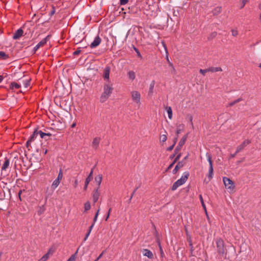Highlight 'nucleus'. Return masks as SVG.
<instances>
[{
    "label": "nucleus",
    "instance_id": "obj_52",
    "mask_svg": "<svg viewBox=\"0 0 261 261\" xmlns=\"http://www.w3.org/2000/svg\"><path fill=\"white\" fill-rule=\"evenodd\" d=\"M175 163L174 161L168 167V170L170 169L173 166L174 164Z\"/></svg>",
    "mask_w": 261,
    "mask_h": 261
},
{
    "label": "nucleus",
    "instance_id": "obj_25",
    "mask_svg": "<svg viewBox=\"0 0 261 261\" xmlns=\"http://www.w3.org/2000/svg\"><path fill=\"white\" fill-rule=\"evenodd\" d=\"M208 70H209V72H218V71H222L221 68L220 67H211L208 68Z\"/></svg>",
    "mask_w": 261,
    "mask_h": 261
},
{
    "label": "nucleus",
    "instance_id": "obj_61",
    "mask_svg": "<svg viewBox=\"0 0 261 261\" xmlns=\"http://www.w3.org/2000/svg\"><path fill=\"white\" fill-rule=\"evenodd\" d=\"M31 143H28V140L27 141V143H26V145H27V147H29V146L30 145Z\"/></svg>",
    "mask_w": 261,
    "mask_h": 261
},
{
    "label": "nucleus",
    "instance_id": "obj_3",
    "mask_svg": "<svg viewBox=\"0 0 261 261\" xmlns=\"http://www.w3.org/2000/svg\"><path fill=\"white\" fill-rule=\"evenodd\" d=\"M132 100L135 102L139 109L141 105V94L138 91L134 90L130 92Z\"/></svg>",
    "mask_w": 261,
    "mask_h": 261
},
{
    "label": "nucleus",
    "instance_id": "obj_15",
    "mask_svg": "<svg viewBox=\"0 0 261 261\" xmlns=\"http://www.w3.org/2000/svg\"><path fill=\"white\" fill-rule=\"evenodd\" d=\"M142 253L144 256H147L149 258H152L153 257V254L152 252L147 249H144L142 250Z\"/></svg>",
    "mask_w": 261,
    "mask_h": 261
},
{
    "label": "nucleus",
    "instance_id": "obj_37",
    "mask_svg": "<svg viewBox=\"0 0 261 261\" xmlns=\"http://www.w3.org/2000/svg\"><path fill=\"white\" fill-rule=\"evenodd\" d=\"M91 208V205L89 201L86 202L84 204L85 212L89 210Z\"/></svg>",
    "mask_w": 261,
    "mask_h": 261
},
{
    "label": "nucleus",
    "instance_id": "obj_38",
    "mask_svg": "<svg viewBox=\"0 0 261 261\" xmlns=\"http://www.w3.org/2000/svg\"><path fill=\"white\" fill-rule=\"evenodd\" d=\"M76 254L77 251L74 254H72L67 261H75L76 258Z\"/></svg>",
    "mask_w": 261,
    "mask_h": 261
},
{
    "label": "nucleus",
    "instance_id": "obj_41",
    "mask_svg": "<svg viewBox=\"0 0 261 261\" xmlns=\"http://www.w3.org/2000/svg\"><path fill=\"white\" fill-rule=\"evenodd\" d=\"M199 72L203 75H205V74L207 72H209V70H208V68L207 69H200L199 70Z\"/></svg>",
    "mask_w": 261,
    "mask_h": 261
},
{
    "label": "nucleus",
    "instance_id": "obj_7",
    "mask_svg": "<svg viewBox=\"0 0 261 261\" xmlns=\"http://www.w3.org/2000/svg\"><path fill=\"white\" fill-rule=\"evenodd\" d=\"M187 140V137H183L179 141L178 145L176 146L174 152L175 153H177L181 149L182 146L185 144Z\"/></svg>",
    "mask_w": 261,
    "mask_h": 261
},
{
    "label": "nucleus",
    "instance_id": "obj_44",
    "mask_svg": "<svg viewBox=\"0 0 261 261\" xmlns=\"http://www.w3.org/2000/svg\"><path fill=\"white\" fill-rule=\"evenodd\" d=\"M93 169H92L91 170V172L90 173H89L88 176L87 177L88 178H90L91 179H92L93 178Z\"/></svg>",
    "mask_w": 261,
    "mask_h": 261
},
{
    "label": "nucleus",
    "instance_id": "obj_11",
    "mask_svg": "<svg viewBox=\"0 0 261 261\" xmlns=\"http://www.w3.org/2000/svg\"><path fill=\"white\" fill-rule=\"evenodd\" d=\"M53 252L54 251L51 249H49L48 252L38 261H46L49 258V256L53 254Z\"/></svg>",
    "mask_w": 261,
    "mask_h": 261
},
{
    "label": "nucleus",
    "instance_id": "obj_64",
    "mask_svg": "<svg viewBox=\"0 0 261 261\" xmlns=\"http://www.w3.org/2000/svg\"><path fill=\"white\" fill-rule=\"evenodd\" d=\"M3 77L2 75H0V83L3 81Z\"/></svg>",
    "mask_w": 261,
    "mask_h": 261
},
{
    "label": "nucleus",
    "instance_id": "obj_48",
    "mask_svg": "<svg viewBox=\"0 0 261 261\" xmlns=\"http://www.w3.org/2000/svg\"><path fill=\"white\" fill-rule=\"evenodd\" d=\"M180 156H181V154L180 153L178 154L175 158L174 161L176 163L179 159Z\"/></svg>",
    "mask_w": 261,
    "mask_h": 261
},
{
    "label": "nucleus",
    "instance_id": "obj_36",
    "mask_svg": "<svg viewBox=\"0 0 261 261\" xmlns=\"http://www.w3.org/2000/svg\"><path fill=\"white\" fill-rule=\"evenodd\" d=\"M167 137L166 135H165V134L162 135L160 137V141L161 142H163V143L167 141Z\"/></svg>",
    "mask_w": 261,
    "mask_h": 261
},
{
    "label": "nucleus",
    "instance_id": "obj_63",
    "mask_svg": "<svg viewBox=\"0 0 261 261\" xmlns=\"http://www.w3.org/2000/svg\"><path fill=\"white\" fill-rule=\"evenodd\" d=\"M240 100H241V99L240 98H238V99L234 100V101L237 103V102H239Z\"/></svg>",
    "mask_w": 261,
    "mask_h": 261
},
{
    "label": "nucleus",
    "instance_id": "obj_12",
    "mask_svg": "<svg viewBox=\"0 0 261 261\" xmlns=\"http://www.w3.org/2000/svg\"><path fill=\"white\" fill-rule=\"evenodd\" d=\"M100 195V192L99 191V188L95 189L92 194V198L93 202L95 203L98 200Z\"/></svg>",
    "mask_w": 261,
    "mask_h": 261
},
{
    "label": "nucleus",
    "instance_id": "obj_31",
    "mask_svg": "<svg viewBox=\"0 0 261 261\" xmlns=\"http://www.w3.org/2000/svg\"><path fill=\"white\" fill-rule=\"evenodd\" d=\"M222 11V8L220 7H217L215 8L213 11V13L215 15H217L221 13Z\"/></svg>",
    "mask_w": 261,
    "mask_h": 261
},
{
    "label": "nucleus",
    "instance_id": "obj_62",
    "mask_svg": "<svg viewBox=\"0 0 261 261\" xmlns=\"http://www.w3.org/2000/svg\"><path fill=\"white\" fill-rule=\"evenodd\" d=\"M258 8H259V9L261 10V1L260 2V3L258 4Z\"/></svg>",
    "mask_w": 261,
    "mask_h": 261
},
{
    "label": "nucleus",
    "instance_id": "obj_5",
    "mask_svg": "<svg viewBox=\"0 0 261 261\" xmlns=\"http://www.w3.org/2000/svg\"><path fill=\"white\" fill-rule=\"evenodd\" d=\"M206 156L207 157V161H208V162L209 163V165H210L208 176V177L210 178V179H211L213 177V167L212 156L208 153H206Z\"/></svg>",
    "mask_w": 261,
    "mask_h": 261
},
{
    "label": "nucleus",
    "instance_id": "obj_4",
    "mask_svg": "<svg viewBox=\"0 0 261 261\" xmlns=\"http://www.w3.org/2000/svg\"><path fill=\"white\" fill-rule=\"evenodd\" d=\"M223 181L225 187L226 189H227L228 191L229 192H233L235 188V186L233 182L231 179L226 177H224L223 178Z\"/></svg>",
    "mask_w": 261,
    "mask_h": 261
},
{
    "label": "nucleus",
    "instance_id": "obj_26",
    "mask_svg": "<svg viewBox=\"0 0 261 261\" xmlns=\"http://www.w3.org/2000/svg\"><path fill=\"white\" fill-rule=\"evenodd\" d=\"M250 0H240L239 2V7L240 9H243L245 5L249 2Z\"/></svg>",
    "mask_w": 261,
    "mask_h": 261
},
{
    "label": "nucleus",
    "instance_id": "obj_56",
    "mask_svg": "<svg viewBox=\"0 0 261 261\" xmlns=\"http://www.w3.org/2000/svg\"><path fill=\"white\" fill-rule=\"evenodd\" d=\"M135 50H136V52H137V55H138V56L139 57H141V54H140V52L138 51V50L137 49L135 48Z\"/></svg>",
    "mask_w": 261,
    "mask_h": 261
},
{
    "label": "nucleus",
    "instance_id": "obj_24",
    "mask_svg": "<svg viewBox=\"0 0 261 261\" xmlns=\"http://www.w3.org/2000/svg\"><path fill=\"white\" fill-rule=\"evenodd\" d=\"M184 166L182 162H179L176 165L174 169L173 170V173H175L180 168Z\"/></svg>",
    "mask_w": 261,
    "mask_h": 261
},
{
    "label": "nucleus",
    "instance_id": "obj_57",
    "mask_svg": "<svg viewBox=\"0 0 261 261\" xmlns=\"http://www.w3.org/2000/svg\"><path fill=\"white\" fill-rule=\"evenodd\" d=\"M236 103V102H235L234 101H232V102H231L229 103V105H228V106H229V107H231V106H233L234 105H235Z\"/></svg>",
    "mask_w": 261,
    "mask_h": 261
},
{
    "label": "nucleus",
    "instance_id": "obj_21",
    "mask_svg": "<svg viewBox=\"0 0 261 261\" xmlns=\"http://www.w3.org/2000/svg\"><path fill=\"white\" fill-rule=\"evenodd\" d=\"M102 175L100 174L98 175L97 176H95L94 180L95 183L97 185L98 187H99L101 181H102ZM99 188V187H98Z\"/></svg>",
    "mask_w": 261,
    "mask_h": 261
},
{
    "label": "nucleus",
    "instance_id": "obj_53",
    "mask_svg": "<svg viewBox=\"0 0 261 261\" xmlns=\"http://www.w3.org/2000/svg\"><path fill=\"white\" fill-rule=\"evenodd\" d=\"M112 208H110L109 210V212H108V215L106 218V220H107L110 216V212L111 211Z\"/></svg>",
    "mask_w": 261,
    "mask_h": 261
},
{
    "label": "nucleus",
    "instance_id": "obj_29",
    "mask_svg": "<svg viewBox=\"0 0 261 261\" xmlns=\"http://www.w3.org/2000/svg\"><path fill=\"white\" fill-rule=\"evenodd\" d=\"M185 125L183 124H180L177 126V130L176 131V134L178 135L180 134L184 129Z\"/></svg>",
    "mask_w": 261,
    "mask_h": 261
},
{
    "label": "nucleus",
    "instance_id": "obj_59",
    "mask_svg": "<svg viewBox=\"0 0 261 261\" xmlns=\"http://www.w3.org/2000/svg\"><path fill=\"white\" fill-rule=\"evenodd\" d=\"M75 126H76V123H75V122L71 124V127H72V128L74 127Z\"/></svg>",
    "mask_w": 261,
    "mask_h": 261
},
{
    "label": "nucleus",
    "instance_id": "obj_30",
    "mask_svg": "<svg viewBox=\"0 0 261 261\" xmlns=\"http://www.w3.org/2000/svg\"><path fill=\"white\" fill-rule=\"evenodd\" d=\"M166 111L168 113V118L170 119H172V111L171 108L170 107H167Z\"/></svg>",
    "mask_w": 261,
    "mask_h": 261
},
{
    "label": "nucleus",
    "instance_id": "obj_50",
    "mask_svg": "<svg viewBox=\"0 0 261 261\" xmlns=\"http://www.w3.org/2000/svg\"><path fill=\"white\" fill-rule=\"evenodd\" d=\"M174 146H175V145H173V144H172L171 146H170V147H169L168 148H167V150L168 151H171V150L173 149V148H174Z\"/></svg>",
    "mask_w": 261,
    "mask_h": 261
},
{
    "label": "nucleus",
    "instance_id": "obj_49",
    "mask_svg": "<svg viewBox=\"0 0 261 261\" xmlns=\"http://www.w3.org/2000/svg\"><path fill=\"white\" fill-rule=\"evenodd\" d=\"M79 185V181L77 179H75L74 182V187L76 188Z\"/></svg>",
    "mask_w": 261,
    "mask_h": 261
},
{
    "label": "nucleus",
    "instance_id": "obj_42",
    "mask_svg": "<svg viewBox=\"0 0 261 261\" xmlns=\"http://www.w3.org/2000/svg\"><path fill=\"white\" fill-rule=\"evenodd\" d=\"M99 209H98L97 211V212L95 214V215L94 216V219H93V223H95L97 221V217H98V214H99Z\"/></svg>",
    "mask_w": 261,
    "mask_h": 261
},
{
    "label": "nucleus",
    "instance_id": "obj_35",
    "mask_svg": "<svg viewBox=\"0 0 261 261\" xmlns=\"http://www.w3.org/2000/svg\"><path fill=\"white\" fill-rule=\"evenodd\" d=\"M91 180L92 179H91L90 177L89 178H88V177L86 178V179L85 180V186H84V190H87L88 186V184L91 181Z\"/></svg>",
    "mask_w": 261,
    "mask_h": 261
},
{
    "label": "nucleus",
    "instance_id": "obj_19",
    "mask_svg": "<svg viewBox=\"0 0 261 261\" xmlns=\"http://www.w3.org/2000/svg\"><path fill=\"white\" fill-rule=\"evenodd\" d=\"M10 165L9 160L7 158H5L4 164L2 167V170L3 171H6Z\"/></svg>",
    "mask_w": 261,
    "mask_h": 261
},
{
    "label": "nucleus",
    "instance_id": "obj_9",
    "mask_svg": "<svg viewBox=\"0 0 261 261\" xmlns=\"http://www.w3.org/2000/svg\"><path fill=\"white\" fill-rule=\"evenodd\" d=\"M250 141L249 140H244L240 145L238 146L237 148V152H239L242 151L244 148L249 143H250Z\"/></svg>",
    "mask_w": 261,
    "mask_h": 261
},
{
    "label": "nucleus",
    "instance_id": "obj_23",
    "mask_svg": "<svg viewBox=\"0 0 261 261\" xmlns=\"http://www.w3.org/2000/svg\"><path fill=\"white\" fill-rule=\"evenodd\" d=\"M155 86V81H152L150 84L148 91V95H151L153 93V89Z\"/></svg>",
    "mask_w": 261,
    "mask_h": 261
},
{
    "label": "nucleus",
    "instance_id": "obj_22",
    "mask_svg": "<svg viewBox=\"0 0 261 261\" xmlns=\"http://www.w3.org/2000/svg\"><path fill=\"white\" fill-rule=\"evenodd\" d=\"M182 185H183L182 183H181V182H180L179 181V180L178 179L176 181H175L173 184L171 189L172 191H175V190H176L177 189L178 187H179V186H180Z\"/></svg>",
    "mask_w": 261,
    "mask_h": 261
},
{
    "label": "nucleus",
    "instance_id": "obj_6",
    "mask_svg": "<svg viewBox=\"0 0 261 261\" xmlns=\"http://www.w3.org/2000/svg\"><path fill=\"white\" fill-rule=\"evenodd\" d=\"M111 68L110 66H106L103 71L102 76L103 77L105 82H111L110 81V73Z\"/></svg>",
    "mask_w": 261,
    "mask_h": 261
},
{
    "label": "nucleus",
    "instance_id": "obj_10",
    "mask_svg": "<svg viewBox=\"0 0 261 261\" xmlns=\"http://www.w3.org/2000/svg\"><path fill=\"white\" fill-rule=\"evenodd\" d=\"M101 41V38L98 36H96L94 41L91 43L90 46L91 48H95L98 46Z\"/></svg>",
    "mask_w": 261,
    "mask_h": 261
},
{
    "label": "nucleus",
    "instance_id": "obj_18",
    "mask_svg": "<svg viewBox=\"0 0 261 261\" xmlns=\"http://www.w3.org/2000/svg\"><path fill=\"white\" fill-rule=\"evenodd\" d=\"M127 75L129 80L133 81L136 79V73L133 70H129Z\"/></svg>",
    "mask_w": 261,
    "mask_h": 261
},
{
    "label": "nucleus",
    "instance_id": "obj_33",
    "mask_svg": "<svg viewBox=\"0 0 261 261\" xmlns=\"http://www.w3.org/2000/svg\"><path fill=\"white\" fill-rule=\"evenodd\" d=\"M94 223H93V224L90 226V227H89V230H88V232L87 233V234H86V236H85V239H84V240H85V241H86V240L88 239V238L89 237V235H90V233H91V230H92V229L93 227H94Z\"/></svg>",
    "mask_w": 261,
    "mask_h": 261
},
{
    "label": "nucleus",
    "instance_id": "obj_32",
    "mask_svg": "<svg viewBox=\"0 0 261 261\" xmlns=\"http://www.w3.org/2000/svg\"><path fill=\"white\" fill-rule=\"evenodd\" d=\"M38 134L40 135V137L41 138H44L45 137V136L50 137L51 135V134H50V133H43L41 130H38Z\"/></svg>",
    "mask_w": 261,
    "mask_h": 261
},
{
    "label": "nucleus",
    "instance_id": "obj_1",
    "mask_svg": "<svg viewBox=\"0 0 261 261\" xmlns=\"http://www.w3.org/2000/svg\"><path fill=\"white\" fill-rule=\"evenodd\" d=\"M113 84L112 82L105 83L103 85V92L100 97V102H105L111 96L113 90Z\"/></svg>",
    "mask_w": 261,
    "mask_h": 261
},
{
    "label": "nucleus",
    "instance_id": "obj_58",
    "mask_svg": "<svg viewBox=\"0 0 261 261\" xmlns=\"http://www.w3.org/2000/svg\"><path fill=\"white\" fill-rule=\"evenodd\" d=\"M238 153V152H237V151H236L234 154H231V158L234 157Z\"/></svg>",
    "mask_w": 261,
    "mask_h": 261
},
{
    "label": "nucleus",
    "instance_id": "obj_2",
    "mask_svg": "<svg viewBox=\"0 0 261 261\" xmlns=\"http://www.w3.org/2000/svg\"><path fill=\"white\" fill-rule=\"evenodd\" d=\"M217 251L218 255L220 256H223L225 254V248L224 247V241L221 239H218L216 240Z\"/></svg>",
    "mask_w": 261,
    "mask_h": 261
},
{
    "label": "nucleus",
    "instance_id": "obj_51",
    "mask_svg": "<svg viewBox=\"0 0 261 261\" xmlns=\"http://www.w3.org/2000/svg\"><path fill=\"white\" fill-rule=\"evenodd\" d=\"M80 52H81V50L80 49H78L76 50H75L73 54L74 55H77L80 53Z\"/></svg>",
    "mask_w": 261,
    "mask_h": 261
},
{
    "label": "nucleus",
    "instance_id": "obj_20",
    "mask_svg": "<svg viewBox=\"0 0 261 261\" xmlns=\"http://www.w3.org/2000/svg\"><path fill=\"white\" fill-rule=\"evenodd\" d=\"M38 132L37 130H35L33 135L30 137V138L28 140V143H31L33 141L35 140V139L36 138L37 136H38Z\"/></svg>",
    "mask_w": 261,
    "mask_h": 261
},
{
    "label": "nucleus",
    "instance_id": "obj_39",
    "mask_svg": "<svg viewBox=\"0 0 261 261\" xmlns=\"http://www.w3.org/2000/svg\"><path fill=\"white\" fill-rule=\"evenodd\" d=\"M63 173H62V170H60L57 179H58L61 181L63 178Z\"/></svg>",
    "mask_w": 261,
    "mask_h": 261
},
{
    "label": "nucleus",
    "instance_id": "obj_54",
    "mask_svg": "<svg viewBox=\"0 0 261 261\" xmlns=\"http://www.w3.org/2000/svg\"><path fill=\"white\" fill-rule=\"evenodd\" d=\"M103 252H102L98 256V257L95 260V261L98 260L103 255Z\"/></svg>",
    "mask_w": 261,
    "mask_h": 261
},
{
    "label": "nucleus",
    "instance_id": "obj_13",
    "mask_svg": "<svg viewBox=\"0 0 261 261\" xmlns=\"http://www.w3.org/2000/svg\"><path fill=\"white\" fill-rule=\"evenodd\" d=\"M23 31L22 29L17 30L13 34V39L17 40L19 39L23 35Z\"/></svg>",
    "mask_w": 261,
    "mask_h": 261
},
{
    "label": "nucleus",
    "instance_id": "obj_27",
    "mask_svg": "<svg viewBox=\"0 0 261 261\" xmlns=\"http://www.w3.org/2000/svg\"><path fill=\"white\" fill-rule=\"evenodd\" d=\"M60 181H61L60 180L56 178L52 183V185H51L52 188L54 189H55L56 188H57L58 187V186L59 185Z\"/></svg>",
    "mask_w": 261,
    "mask_h": 261
},
{
    "label": "nucleus",
    "instance_id": "obj_43",
    "mask_svg": "<svg viewBox=\"0 0 261 261\" xmlns=\"http://www.w3.org/2000/svg\"><path fill=\"white\" fill-rule=\"evenodd\" d=\"M128 2V0H120V4L121 5H124L126 4Z\"/></svg>",
    "mask_w": 261,
    "mask_h": 261
},
{
    "label": "nucleus",
    "instance_id": "obj_16",
    "mask_svg": "<svg viewBox=\"0 0 261 261\" xmlns=\"http://www.w3.org/2000/svg\"><path fill=\"white\" fill-rule=\"evenodd\" d=\"M189 176V173L188 172H185L181 177L179 179V181L182 183V184H185L186 181L187 180Z\"/></svg>",
    "mask_w": 261,
    "mask_h": 261
},
{
    "label": "nucleus",
    "instance_id": "obj_28",
    "mask_svg": "<svg viewBox=\"0 0 261 261\" xmlns=\"http://www.w3.org/2000/svg\"><path fill=\"white\" fill-rule=\"evenodd\" d=\"M199 199H200V200L202 206L203 208L204 209L206 215L207 216V213L206 206H205V204L204 203V201H203V198H202V196L201 195H199Z\"/></svg>",
    "mask_w": 261,
    "mask_h": 261
},
{
    "label": "nucleus",
    "instance_id": "obj_46",
    "mask_svg": "<svg viewBox=\"0 0 261 261\" xmlns=\"http://www.w3.org/2000/svg\"><path fill=\"white\" fill-rule=\"evenodd\" d=\"M56 12V9H55V7L54 6H53L52 7V10L50 12V15L51 16V15H53Z\"/></svg>",
    "mask_w": 261,
    "mask_h": 261
},
{
    "label": "nucleus",
    "instance_id": "obj_8",
    "mask_svg": "<svg viewBox=\"0 0 261 261\" xmlns=\"http://www.w3.org/2000/svg\"><path fill=\"white\" fill-rule=\"evenodd\" d=\"M50 36L49 35L47 36L45 38L43 39L41 41H40L34 48V50L35 51H37L41 46H43L45 44L47 41L49 40Z\"/></svg>",
    "mask_w": 261,
    "mask_h": 261
},
{
    "label": "nucleus",
    "instance_id": "obj_60",
    "mask_svg": "<svg viewBox=\"0 0 261 261\" xmlns=\"http://www.w3.org/2000/svg\"><path fill=\"white\" fill-rule=\"evenodd\" d=\"M192 120H193V117L192 116H190V118H189V121L190 122V123H192Z\"/></svg>",
    "mask_w": 261,
    "mask_h": 261
},
{
    "label": "nucleus",
    "instance_id": "obj_14",
    "mask_svg": "<svg viewBox=\"0 0 261 261\" xmlns=\"http://www.w3.org/2000/svg\"><path fill=\"white\" fill-rule=\"evenodd\" d=\"M162 44L163 46L164 47V48L165 49V50L166 60L168 62V63L169 64V65L171 66H172L173 64L170 61L169 59V54H168V49H167V46H166V44H165V42L164 41H162Z\"/></svg>",
    "mask_w": 261,
    "mask_h": 261
},
{
    "label": "nucleus",
    "instance_id": "obj_47",
    "mask_svg": "<svg viewBox=\"0 0 261 261\" xmlns=\"http://www.w3.org/2000/svg\"><path fill=\"white\" fill-rule=\"evenodd\" d=\"M6 56H7L4 52L0 51V58H5Z\"/></svg>",
    "mask_w": 261,
    "mask_h": 261
},
{
    "label": "nucleus",
    "instance_id": "obj_34",
    "mask_svg": "<svg viewBox=\"0 0 261 261\" xmlns=\"http://www.w3.org/2000/svg\"><path fill=\"white\" fill-rule=\"evenodd\" d=\"M20 87V85L15 82H13L11 84V87L12 89H19Z\"/></svg>",
    "mask_w": 261,
    "mask_h": 261
},
{
    "label": "nucleus",
    "instance_id": "obj_17",
    "mask_svg": "<svg viewBox=\"0 0 261 261\" xmlns=\"http://www.w3.org/2000/svg\"><path fill=\"white\" fill-rule=\"evenodd\" d=\"M101 140V139L100 137H95L93 139V142H92V146L95 149L97 148L99 144L100 143V141Z\"/></svg>",
    "mask_w": 261,
    "mask_h": 261
},
{
    "label": "nucleus",
    "instance_id": "obj_45",
    "mask_svg": "<svg viewBox=\"0 0 261 261\" xmlns=\"http://www.w3.org/2000/svg\"><path fill=\"white\" fill-rule=\"evenodd\" d=\"M25 88H28L30 86V81L27 80L23 83Z\"/></svg>",
    "mask_w": 261,
    "mask_h": 261
},
{
    "label": "nucleus",
    "instance_id": "obj_40",
    "mask_svg": "<svg viewBox=\"0 0 261 261\" xmlns=\"http://www.w3.org/2000/svg\"><path fill=\"white\" fill-rule=\"evenodd\" d=\"M231 32L233 36H237L238 35V32L237 29H232Z\"/></svg>",
    "mask_w": 261,
    "mask_h": 261
},
{
    "label": "nucleus",
    "instance_id": "obj_55",
    "mask_svg": "<svg viewBox=\"0 0 261 261\" xmlns=\"http://www.w3.org/2000/svg\"><path fill=\"white\" fill-rule=\"evenodd\" d=\"M177 137H175L174 139H173V145H175V144L177 142Z\"/></svg>",
    "mask_w": 261,
    "mask_h": 261
}]
</instances>
